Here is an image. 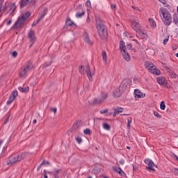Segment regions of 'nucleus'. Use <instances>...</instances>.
I'll return each instance as SVG.
<instances>
[{
  "label": "nucleus",
  "mask_w": 178,
  "mask_h": 178,
  "mask_svg": "<svg viewBox=\"0 0 178 178\" xmlns=\"http://www.w3.org/2000/svg\"><path fill=\"white\" fill-rule=\"evenodd\" d=\"M160 17L165 26H170L172 24V15L168 9L161 8L159 9Z\"/></svg>",
  "instance_id": "1"
},
{
  "label": "nucleus",
  "mask_w": 178,
  "mask_h": 178,
  "mask_svg": "<svg viewBox=\"0 0 178 178\" xmlns=\"http://www.w3.org/2000/svg\"><path fill=\"white\" fill-rule=\"evenodd\" d=\"M34 66L33 65V61L29 60L26 65L22 67L19 72V76L21 79H26L29 76V72L33 70Z\"/></svg>",
  "instance_id": "2"
},
{
  "label": "nucleus",
  "mask_w": 178,
  "mask_h": 178,
  "mask_svg": "<svg viewBox=\"0 0 178 178\" xmlns=\"http://www.w3.org/2000/svg\"><path fill=\"white\" fill-rule=\"evenodd\" d=\"M30 12H26L22 15V16L19 17L17 20L15 22L14 24V29H20L23 24H24V22L29 19V16H31Z\"/></svg>",
  "instance_id": "3"
},
{
  "label": "nucleus",
  "mask_w": 178,
  "mask_h": 178,
  "mask_svg": "<svg viewBox=\"0 0 178 178\" xmlns=\"http://www.w3.org/2000/svg\"><path fill=\"white\" fill-rule=\"evenodd\" d=\"M134 27L136 33H137L138 35L140 38H147L148 37L147 31L145 29H143L141 24H140L138 22H134Z\"/></svg>",
  "instance_id": "4"
},
{
  "label": "nucleus",
  "mask_w": 178,
  "mask_h": 178,
  "mask_svg": "<svg viewBox=\"0 0 178 178\" xmlns=\"http://www.w3.org/2000/svg\"><path fill=\"white\" fill-rule=\"evenodd\" d=\"M97 29L102 40L108 38V32L106 31V29H105V25L102 22L97 23Z\"/></svg>",
  "instance_id": "5"
},
{
  "label": "nucleus",
  "mask_w": 178,
  "mask_h": 178,
  "mask_svg": "<svg viewBox=\"0 0 178 178\" xmlns=\"http://www.w3.org/2000/svg\"><path fill=\"white\" fill-rule=\"evenodd\" d=\"M26 158V153H22L19 155H12L9 157V161H7L8 165H13V163H16V162H20V161H23Z\"/></svg>",
  "instance_id": "6"
},
{
  "label": "nucleus",
  "mask_w": 178,
  "mask_h": 178,
  "mask_svg": "<svg viewBox=\"0 0 178 178\" xmlns=\"http://www.w3.org/2000/svg\"><path fill=\"white\" fill-rule=\"evenodd\" d=\"M131 86V79H125L122 81V83L120 86V88H121V90L124 92V91H127V90L129 89Z\"/></svg>",
  "instance_id": "7"
},
{
  "label": "nucleus",
  "mask_w": 178,
  "mask_h": 178,
  "mask_svg": "<svg viewBox=\"0 0 178 178\" xmlns=\"http://www.w3.org/2000/svg\"><path fill=\"white\" fill-rule=\"evenodd\" d=\"M107 97H108V93L102 92V95L99 97L93 100V104H95V105L102 104V102H105V100L106 99Z\"/></svg>",
  "instance_id": "8"
},
{
  "label": "nucleus",
  "mask_w": 178,
  "mask_h": 178,
  "mask_svg": "<svg viewBox=\"0 0 178 178\" xmlns=\"http://www.w3.org/2000/svg\"><path fill=\"white\" fill-rule=\"evenodd\" d=\"M145 163H146V165H147V166L146 167V169L147 170H152L153 172H155V163H154L152 162V160L149 159H146L145 160Z\"/></svg>",
  "instance_id": "9"
},
{
  "label": "nucleus",
  "mask_w": 178,
  "mask_h": 178,
  "mask_svg": "<svg viewBox=\"0 0 178 178\" xmlns=\"http://www.w3.org/2000/svg\"><path fill=\"white\" fill-rule=\"evenodd\" d=\"M29 40H30V42L31 43L30 45V47H33V44L35 42V35L34 33V31L31 29L29 32Z\"/></svg>",
  "instance_id": "10"
},
{
  "label": "nucleus",
  "mask_w": 178,
  "mask_h": 178,
  "mask_svg": "<svg viewBox=\"0 0 178 178\" xmlns=\"http://www.w3.org/2000/svg\"><path fill=\"white\" fill-rule=\"evenodd\" d=\"M85 73L86 74V76L89 79L90 81H92V76H94V72H91L90 70V65L86 66Z\"/></svg>",
  "instance_id": "11"
},
{
  "label": "nucleus",
  "mask_w": 178,
  "mask_h": 178,
  "mask_svg": "<svg viewBox=\"0 0 178 178\" xmlns=\"http://www.w3.org/2000/svg\"><path fill=\"white\" fill-rule=\"evenodd\" d=\"M17 96V90H14L11 95L9 97L8 100L7 101V105H10V104L15 101V99Z\"/></svg>",
  "instance_id": "12"
},
{
  "label": "nucleus",
  "mask_w": 178,
  "mask_h": 178,
  "mask_svg": "<svg viewBox=\"0 0 178 178\" xmlns=\"http://www.w3.org/2000/svg\"><path fill=\"white\" fill-rule=\"evenodd\" d=\"M134 95L136 99H137V98H145V93H143L138 89L134 90Z\"/></svg>",
  "instance_id": "13"
},
{
  "label": "nucleus",
  "mask_w": 178,
  "mask_h": 178,
  "mask_svg": "<svg viewBox=\"0 0 178 178\" xmlns=\"http://www.w3.org/2000/svg\"><path fill=\"white\" fill-rule=\"evenodd\" d=\"M6 148H8V143H6L3 145V140H0V156H3V153L6 150Z\"/></svg>",
  "instance_id": "14"
},
{
  "label": "nucleus",
  "mask_w": 178,
  "mask_h": 178,
  "mask_svg": "<svg viewBox=\"0 0 178 178\" xmlns=\"http://www.w3.org/2000/svg\"><path fill=\"white\" fill-rule=\"evenodd\" d=\"M157 83L161 86H168V82L166 81V79L163 76L158 77Z\"/></svg>",
  "instance_id": "15"
},
{
  "label": "nucleus",
  "mask_w": 178,
  "mask_h": 178,
  "mask_svg": "<svg viewBox=\"0 0 178 178\" xmlns=\"http://www.w3.org/2000/svg\"><path fill=\"white\" fill-rule=\"evenodd\" d=\"M31 2H33V0H21L19 1L20 8H25V6L30 5Z\"/></svg>",
  "instance_id": "16"
},
{
  "label": "nucleus",
  "mask_w": 178,
  "mask_h": 178,
  "mask_svg": "<svg viewBox=\"0 0 178 178\" xmlns=\"http://www.w3.org/2000/svg\"><path fill=\"white\" fill-rule=\"evenodd\" d=\"M123 92H124V91H122V88H120V87H119L118 89H116L113 92V96L115 97V98H119V97H121V95H122V94H123Z\"/></svg>",
  "instance_id": "17"
},
{
  "label": "nucleus",
  "mask_w": 178,
  "mask_h": 178,
  "mask_svg": "<svg viewBox=\"0 0 178 178\" xmlns=\"http://www.w3.org/2000/svg\"><path fill=\"white\" fill-rule=\"evenodd\" d=\"M149 72L152 73V74H156V76H159V74H161V71L159 69H156V66L155 65H154Z\"/></svg>",
  "instance_id": "18"
},
{
  "label": "nucleus",
  "mask_w": 178,
  "mask_h": 178,
  "mask_svg": "<svg viewBox=\"0 0 178 178\" xmlns=\"http://www.w3.org/2000/svg\"><path fill=\"white\" fill-rule=\"evenodd\" d=\"M120 49L121 51V52H124V51H126V44L124 43V41L121 40L120 42Z\"/></svg>",
  "instance_id": "19"
},
{
  "label": "nucleus",
  "mask_w": 178,
  "mask_h": 178,
  "mask_svg": "<svg viewBox=\"0 0 178 178\" xmlns=\"http://www.w3.org/2000/svg\"><path fill=\"white\" fill-rule=\"evenodd\" d=\"M113 170H115V172H117L118 173H119V175L122 176V177H124V176H126V174L124 173V172H123V170H122V168L115 167L113 168Z\"/></svg>",
  "instance_id": "20"
},
{
  "label": "nucleus",
  "mask_w": 178,
  "mask_h": 178,
  "mask_svg": "<svg viewBox=\"0 0 178 178\" xmlns=\"http://www.w3.org/2000/svg\"><path fill=\"white\" fill-rule=\"evenodd\" d=\"M122 55L125 60L127 62H129L130 60V55H129V53L126 52V51L124 50V51L122 52Z\"/></svg>",
  "instance_id": "21"
},
{
  "label": "nucleus",
  "mask_w": 178,
  "mask_h": 178,
  "mask_svg": "<svg viewBox=\"0 0 178 178\" xmlns=\"http://www.w3.org/2000/svg\"><path fill=\"white\" fill-rule=\"evenodd\" d=\"M16 10V4L15 3H13L9 6V13L12 15Z\"/></svg>",
  "instance_id": "22"
},
{
  "label": "nucleus",
  "mask_w": 178,
  "mask_h": 178,
  "mask_svg": "<svg viewBox=\"0 0 178 178\" xmlns=\"http://www.w3.org/2000/svg\"><path fill=\"white\" fill-rule=\"evenodd\" d=\"M145 66L146 69H147L148 70H150V69L154 66V64H152V63L149 61H146L145 63Z\"/></svg>",
  "instance_id": "23"
},
{
  "label": "nucleus",
  "mask_w": 178,
  "mask_h": 178,
  "mask_svg": "<svg viewBox=\"0 0 178 178\" xmlns=\"http://www.w3.org/2000/svg\"><path fill=\"white\" fill-rule=\"evenodd\" d=\"M19 91H20L21 92H27L29 91V90H30V88H29V86H26V87H19L18 88Z\"/></svg>",
  "instance_id": "24"
},
{
  "label": "nucleus",
  "mask_w": 178,
  "mask_h": 178,
  "mask_svg": "<svg viewBox=\"0 0 178 178\" xmlns=\"http://www.w3.org/2000/svg\"><path fill=\"white\" fill-rule=\"evenodd\" d=\"M102 59H103L104 63H106V60L108 59V56H106V51H103L102 52Z\"/></svg>",
  "instance_id": "25"
},
{
  "label": "nucleus",
  "mask_w": 178,
  "mask_h": 178,
  "mask_svg": "<svg viewBox=\"0 0 178 178\" xmlns=\"http://www.w3.org/2000/svg\"><path fill=\"white\" fill-rule=\"evenodd\" d=\"M168 74L171 79H176V73H175V72H173L172 70L168 71Z\"/></svg>",
  "instance_id": "26"
},
{
  "label": "nucleus",
  "mask_w": 178,
  "mask_h": 178,
  "mask_svg": "<svg viewBox=\"0 0 178 178\" xmlns=\"http://www.w3.org/2000/svg\"><path fill=\"white\" fill-rule=\"evenodd\" d=\"M149 23L151 24V26L153 27V29H155V27H156V23L155 22L154 19L149 18Z\"/></svg>",
  "instance_id": "27"
},
{
  "label": "nucleus",
  "mask_w": 178,
  "mask_h": 178,
  "mask_svg": "<svg viewBox=\"0 0 178 178\" xmlns=\"http://www.w3.org/2000/svg\"><path fill=\"white\" fill-rule=\"evenodd\" d=\"M85 13H86V11L84 10H82L81 13L78 12L76 13V17H77L78 19L80 17H82V16H84Z\"/></svg>",
  "instance_id": "28"
},
{
  "label": "nucleus",
  "mask_w": 178,
  "mask_h": 178,
  "mask_svg": "<svg viewBox=\"0 0 178 178\" xmlns=\"http://www.w3.org/2000/svg\"><path fill=\"white\" fill-rule=\"evenodd\" d=\"M47 12H48V8H44L43 10V12L40 14V17H39V19H40L41 20V19H42L45 16V15H47Z\"/></svg>",
  "instance_id": "29"
},
{
  "label": "nucleus",
  "mask_w": 178,
  "mask_h": 178,
  "mask_svg": "<svg viewBox=\"0 0 178 178\" xmlns=\"http://www.w3.org/2000/svg\"><path fill=\"white\" fill-rule=\"evenodd\" d=\"M114 111H115V113H118V115H119V113H122V112H123L124 109L122 107H118V108H114Z\"/></svg>",
  "instance_id": "30"
},
{
  "label": "nucleus",
  "mask_w": 178,
  "mask_h": 178,
  "mask_svg": "<svg viewBox=\"0 0 178 178\" xmlns=\"http://www.w3.org/2000/svg\"><path fill=\"white\" fill-rule=\"evenodd\" d=\"M65 24H66V26H68L70 27L71 26H73V22H72L70 18H68L65 21Z\"/></svg>",
  "instance_id": "31"
},
{
  "label": "nucleus",
  "mask_w": 178,
  "mask_h": 178,
  "mask_svg": "<svg viewBox=\"0 0 178 178\" xmlns=\"http://www.w3.org/2000/svg\"><path fill=\"white\" fill-rule=\"evenodd\" d=\"M103 128L104 130H111V125H109L108 123H104L103 124Z\"/></svg>",
  "instance_id": "32"
},
{
  "label": "nucleus",
  "mask_w": 178,
  "mask_h": 178,
  "mask_svg": "<svg viewBox=\"0 0 178 178\" xmlns=\"http://www.w3.org/2000/svg\"><path fill=\"white\" fill-rule=\"evenodd\" d=\"M165 108L166 105L165 104V102L162 101L160 104V109H161V111H165Z\"/></svg>",
  "instance_id": "33"
},
{
  "label": "nucleus",
  "mask_w": 178,
  "mask_h": 178,
  "mask_svg": "<svg viewBox=\"0 0 178 178\" xmlns=\"http://www.w3.org/2000/svg\"><path fill=\"white\" fill-rule=\"evenodd\" d=\"M84 40L86 42H87V44H89V45H92V42H91L88 36H86Z\"/></svg>",
  "instance_id": "34"
},
{
  "label": "nucleus",
  "mask_w": 178,
  "mask_h": 178,
  "mask_svg": "<svg viewBox=\"0 0 178 178\" xmlns=\"http://www.w3.org/2000/svg\"><path fill=\"white\" fill-rule=\"evenodd\" d=\"M75 140L76 141V143H78V144H81V141H83V140L81 139V137L77 136L75 137Z\"/></svg>",
  "instance_id": "35"
},
{
  "label": "nucleus",
  "mask_w": 178,
  "mask_h": 178,
  "mask_svg": "<svg viewBox=\"0 0 178 178\" xmlns=\"http://www.w3.org/2000/svg\"><path fill=\"white\" fill-rule=\"evenodd\" d=\"M40 22H41V19H38L37 21H35L33 22L32 24V27H34L35 26H37V24H38V23H40Z\"/></svg>",
  "instance_id": "36"
},
{
  "label": "nucleus",
  "mask_w": 178,
  "mask_h": 178,
  "mask_svg": "<svg viewBox=\"0 0 178 178\" xmlns=\"http://www.w3.org/2000/svg\"><path fill=\"white\" fill-rule=\"evenodd\" d=\"M83 133H84V134H87V135L90 136V134H91V130H90V129H86L83 131Z\"/></svg>",
  "instance_id": "37"
},
{
  "label": "nucleus",
  "mask_w": 178,
  "mask_h": 178,
  "mask_svg": "<svg viewBox=\"0 0 178 178\" xmlns=\"http://www.w3.org/2000/svg\"><path fill=\"white\" fill-rule=\"evenodd\" d=\"M154 116H156V118H158L159 119H161V118H162V115H161L157 111H154Z\"/></svg>",
  "instance_id": "38"
},
{
  "label": "nucleus",
  "mask_w": 178,
  "mask_h": 178,
  "mask_svg": "<svg viewBox=\"0 0 178 178\" xmlns=\"http://www.w3.org/2000/svg\"><path fill=\"white\" fill-rule=\"evenodd\" d=\"M79 73H81V74H84V67L81 66L79 68Z\"/></svg>",
  "instance_id": "39"
},
{
  "label": "nucleus",
  "mask_w": 178,
  "mask_h": 178,
  "mask_svg": "<svg viewBox=\"0 0 178 178\" xmlns=\"http://www.w3.org/2000/svg\"><path fill=\"white\" fill-rule=\"evenodd\" d=\"M169 41V36H167L163 42V45H166L168 44V42Z\"/></svg>",
  "instance_id": "40"
},
{
  "label": "nucleus",
  "mask_w": 178,
  "mask_h": 178,
  "mask_svg": "<svg viewBox=\"0 0 178 178\" xmlns=\"http://www.w3.org/2000/svg\"><path fill=\"white\" fill-rule=\"evenodd\" d=\"M159 2H161L165 7L169 8V5L166 3V0H159Z\"/></svg>",
  "instance_id": "41"
},
{
  "label": "nucleus",
  "mask_w": 178,
  "mask_h": 178,
  "mask_svg": "<svg viewBox=\"0 0 178 178\" xmlns=\"http://www.w3.org/2000/svg\"><path fill=\"white\" fill-rule=\"evenodd\" d=\"M50 111H51V112H54V115H56V112H58V109L56 108V107L51 108Z\"/></svg>",
  "instance_id": "42"
},
{
  "label": "nucleus",
  "mask_w": 178,
  "mask_h": 178,
  "mask_svg": "<svg viewBox=\"0 0 178 178\" xmlns=\"http://www.w3.org/2000/svg\"><path fill=\"white\" fill-rule=\"evenodd\" d=\"M41 165H47V166H49V161H43L42 163H41Z\"/></svg>",
  "instance_id": "43"
},
{
  "label": "nucleus",
  "mask_w": 178,
  "mask_h": 178,
  "mask_svg": "<svg viewBox=\"0 0 178 178\" xmlns=\"http://www.w3.org/2000/svg\"><path fill=\"white\" fill-rule=\"evenodd\" d=\"M108 112V108H106V109H103V110H101L100 111V113L102 115H104V113H106Z\"/></svg>",
  "instance_id": "44"
},
{
  "label": "nucleus",
  "mask_w": 178,
  "mask_h": 178,
  "mask_svg": "<svg viewBox=\"0 0 178 178\" xmlns=\"http://www.w3.org/2000/svg\"><path fill=\"white\" fill-rule=\"evenodd\" d=\"M12 56L13 58H16V56H17V51H13L12 53Z\"/></svg>",
  "instance_id": "45"
},
{
  "label": "nucleus",
  "mask_w": 178,
  "mask_h": 178,
  "mask_svg": "<svg viewBox=\"0 0 178 178\" xmlns=\"http://www.w3.org/2000/svg\"><path fill=\"white\" fill-rule=\"evenodd\" d=\"M60 170H61L56 169L54 175H59V173H60Z\"/></svg>",
  "instance_id": "46"
},
{
  "label": "nucleus",
  "mask_w": 178,
  "mask_h": 178,
  "mask_svg": "<svg viewBox=\"0 0 178 178\" xmlns=\"http://www.w3.org/2000/svg\"><path fill=\"white\" fill-rule=\"evenodd\" d=\"M73 129H76L79 128V124L78 123H75L74 124V125L72 126Z\"/></svg>",
  "instance_id": "47"
},
{
  "label": "nucleus",
  "mask_w": 178,
  "mask_h": 178,
  "mask_svg": "<svg viewBox=\"0 0 178 178\" xmlns=\"http://www.w3.org/2000/svg\"><path fill=\"white\" fill-rule=\"evenodd\" d=\"M174 173L176 176H178V168H175L174 169Z\"/></svg>",
  "instance_id": "48"
},
{
  "label": "nucleus",
  "mask_w": 178,
  "mask_h": 178,
  "mask_svg": "<svg viewBox=\"0 0 178 178\" xmlns=\"http://www.w3.org/2000/svg\"><path fill=\"white\" fill-rule=\"evenodd\" d=\"M131 123V118H128V124H127L128 128L130 127Z\"/></svg>",
  "instance_id": "49"
},
{
  "label": "nucleus",
  "mask_w": 178,
  "mask_h": 178,
  "mask_svg": "<svg viewBox=\"0 0 178 178\" xmlns=\"http://www.w3.org/2000/svg\"><path fill=\"white\" fill-rule=\"evenodd\" d=\"M91 6V2L90 1H87L86 2V6Z\"/></svg>",
  "instance_id": "50"
},
{
  "label": "nucleus",
  "mask_w": 178,
  "mask_h": 178,
  "mask_svg": "<svg viewBox=\"0 0 178 178\" xmlns=\"http://www.w3.org/2000/svg\"><path fill=\"white\" fill-rule=\"evenodd\" d=\"M132 47H133V45L131 44H129L127 45V49H131Z\"/></svg>",
  "instance_id": "51"
},
{
  "label": "nucleus",
  "mask_w": 178,
  "mask_h": 178,
  "mask_svg": "<svg viewBox=\"0 0 178 178\" xmlns=\"http://www.w3.org/2000/svg\"><path fill=\"white\" fill-rule=\"evenodd\" d=\"M111 9H113V10H114V9H116V5H115V4H111Z\"/></svg>",
  "instance_id": "52"
},
{
  "label": "nucleus",
  "mask_w": 178,
  "mask_h": 178,
  "mask_svg": "<svg viewBox=\"0 0 178 178\" xmlns=\"http://www.w3.org/2000/svg\"><path fill=\"white\" fill-rule=\"evenodd\" d=\"M90 22H91V19H90V16H88L87 19H86V22L90 23Z\"/></svg>",
  "instance_id": "53"
},
{
  "label": "nucleus",
  "mask_w": 178,
  "mask_h": 178,
  "mask_svg": "<svg viewBox=\"0 0 178 178\" xmlns=\"http://www.w3.org/2000/svg\"><path fill=\"white\" fill-rule=\"evenodd\" d=\"M120 165H123L124 163V160H120Z\"/></svg>",
  "instance_id": "54"
},
{
  "label": "nucleus",
  "mask_w": 178,
  "mask_h": 178,
  "mask_svg": "<svg viewBox=\"0 0 178 178\" xmlns=\"http://www.w3.org/2000/svg\"><path fill=\"white\" fill-rule=\"evenodd\" d=\"M47 66H51V63H46L44 67H47Z\"/></svg>",
  "instance_id": "55"
},
{
  "label": "nucleus",
  "mask_w": 178,
  "mask_h": 178,
  "mask_svg": "<svg viewBox=\"0 0 178 178\" xmlns=\"http://www.w3.org/2000/svg\"><path fill=\"white\" fill-rule=\"evenodd\" d=\"M116 115H118V113H116L115 110H114V113L113 115V118L116 117Z\"/></svg>",
  "instance_id": "56"
},
{
  "label": "nucleus",
  "mask_w": 178,
  "mask_h": 178,
  "mask_svg": "<svg viewBox=\"0 0 178 178\" xmlns=\"http://www.w3.org/2000/svg\"><path fill=\"white\" fill-rule=\"evenodd\" d=\"M43 165H41V163L40 164V165H38L37 170H40V169H41V166H42Z\"/></svg>",
  "instance_id": "57"
},
{
  "label": "nucleus",
  "mask_w": 178,
  "mask_h": 178,
  "mask_svg": "<svg viewBox=\"0 0 178 178\" xmlns=\"http://www.w3.org/2000/svg\"><path fill=\"white\" fill-rule=\"evenodd\" d=\"M7 122H9V117L6 119L4 124H6Z\"/></svg>",
  "instance_id": "58"
},
{
  "label": "nucleus",
  "mask_w": 178,
  "mask_h": 178,
  "mask_svg": "<svg viewBox=\"0 0 178 178\" xmlns=\"http://www.w3.org/2000/svg\"><path fill=\"white\" fill-rule=\"evenodd\" d=\"M12 23V20H9L8 22H7V26H9L10 24H11Z\"/></svg>",
  "instance_id": "59"
},
{
  "label": "nucleus",
  "mask_w": 178,
  "mask_h": 178,
  "mask_svg": "<svg viewBox=\"0 0 178 178\" xmlns=\"http://www.w3.org/2000/svg\"><path fill=\"white\" fill-rule=\"evenodd\" d=\"M35 123H37V120L35 119V120H33V124H35Z\"/></svg>",
  "instance_id": "60"
},
{
  "label": "nucleus",
  "mask_w": 178,
  "mask_h": 178,
  "mask_svg": "<svg viewBox=\"0 0 178 178\" xmlns=\"http://www.w3.org/2000/svg\"><path fill=\"white\" fill-rule=\"evenodd\" d=\"M54 176L55 178H59V177L56 174H54Z\"/></svg>",
  "instance_id": "61"
},
{
  "label": "nucleus",
  "mask_w": 178,
  "mask_h": 178,
  "mask_svg": "<svg viewBox=\"0 0 178 178\" xmlns=\"http://www.w3.org/2000/svg\"><path fill=\"white\" fill-rule=\"evenodd\" d=\"M44 178H48V175H47V174H44Z\"/></svg>",
  "instance_id": "62"
},
{
  "label": "nucleus",
  "mask_w": 178,
  "mask_h": 178,
  "mask_svg": "<svg viewBox=\"0 0 178 178\" xmlns=\"http://www.w3.org/2000/svg\"><path fill=\"white\" fill-rule=\"evenodd\" d=\"M43 173L44 175H47V170H44Z\"/></svg>",
  "instance_id": "63"
},
{
  "label": "nucleus",
  "mask_w": 178,
  "mask_h": 178,
  "mask_svg": "<svg viewBox=\"0 0 178 178\" xmlns=\"http://www.w3.org/2000/svg\"><path fill=\"white\" fill-rule=\"evenodd\" d=\"M175 56H177V58H178V52L176 54Z\"/></svg>",
  "instance_id": "64"
}]
</instances>
